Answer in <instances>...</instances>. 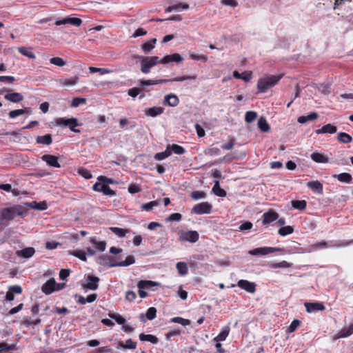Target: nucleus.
<instances>
[{
	"instance_id": "1",
	"label": "nucleus",
	"mask_w": 353,
	"mask_h": 353,
	"mask_svg": "<svg viewBox=\"0 0 353 353\" xmlns=\"http://www.w3.org/2000/svg\"><path fill=\"white\" fill-rule=\"evenodd\" d=\"M28 210L26 206L15 205L9 208L0 210V219L10 221L17 216L23 217L27 214Z\"/></svg>"
},
{
	"instance_id": "2",
	"label": "nucleus",
	"mask_w": 353,
	"mask_h": 353,
	"mask_svg": "<svg viewBox=\"0 0 353 353\" xmlns=\"http://www.w3.org/2000/svg\"><path fill=\"white\" fill-rule=\"evenodd\" d=\"M283 75H268L260 78L257 83V89L259 92H265L269 88L275 85L282 78Z\"/></svg>"
},
{
	"instance_id": "3",
	"label": "nucleus",
	"mask_w": 353,
	"mask_h": 353,
	"mask_svg": "<svg viewBox=\"0 0 353 353\" xmlns=\"http://www.w3.org/2000/svg\"><path fill=\"white\" fill-rule=\"evenodd\" d=\"M134 59H140L141 71L144 74L150 72V69L159 63V57L157 56L142 57L134 55Z\"/></svg>"
},
{
	"instance_id": "4",
	"label": "nucleus",
	"mask_w": 353,
	"mask_h": 353,
	"mask_svg": "<svg viewBox=\"0 0 353 353\" xmlns=\"http://www.w3.org/2000/svg\"><path fill=\"white\" fill-rule=\"evenodd\" d=\"M350 242L341 241H320L317 242L310 247V251H316L318 250L330 248H340L348 245Z\"/></svg>"
},
{
	"instance_id": "5",
	"label": "nucleus",
	"mask_w": 353,
	"mask_h": 353,
	"mask_svg": "<svg viewBox=\"0 0 353 353\" xmlns=\"http://www.w3.org/2000/svg\"><path fill=\"white\" fill-rule=\"evenodd\" d=\"M55 123L58 126L68 127L70 130L74 132H80V130L76 129L77 126H79L80 124L76 118L67 119L65 117H59L55 120Z\"/></svg>"
},
{
	"instance_id": "6",
	"label": "nucleus",
	"mask_w": 353,
	"mask_h": 353,
	"mask_svg": "<svg viewBox=\"0 0 353 353\" xmlns=\"http://www.w3.org/2000/svg\"><path fill=\"white\" fill-rule=\"evenodd\" d=\"M55 123L58 126L68 127L70 130L74 132H80V130L76 129L77 126H79L80 124L76 118L67 119L65 117H59L55 120Z\"/></svg>"
},
{
	"instance_id": "7",
	"label": "nucleus",
	"mask_w": 353,
	"mask_h": 353,
	"mask_svg": "<svg viewBox=\"0 0 353 353\" xmlns=\"http://www.w3.org/2000/svg\"><path fill=\"white\" fill-rule=\"evenodd\" d=\"M179 235L180 241H188L192 243H196L199 239V233L194 230L182 231Z\"/></svg>"
},
{
	"instance_id": "8",
	"label": "nucleus",
	"mask_w": 353,
	"mask_h": 353,
	"mask_svg": "<svg viewBox=\"0 0 353 353\" xmlns=\"http://www.w3.org/2000/svg\"><path fill=\"white\" fill-rule=\"evenodd\" d=\"M283 249L274 247H261L254 248L249 251V254L253 256L267 255L276 251H283Z\"/></svg>"
},
{
	"instance_id": "9",
	"label": "nucleus",
	"mask_w": 353,
	"mask_h": 353,
	"mask_svg": "<svg viewBox=\"0 0 353 353\" xmlns=\"http://www.w3.org/2000/svg\"><path fill=\"white\" fill-rule=\"evenodd\" d=\"M212 205L208 202H202L195 205L192 212L196 214H210L212 211Z\"/></svg>"
},
{
	"instance_id": "10",
	"label": "nucleus",
	"mask_w": 353,
	"mask_h": 353,
	"mask_svg": "<svg viewBox=\"0 0 353 353\" xmlns=\"http://www.w3.org/2000/svg\"><path fill=\"white\" fill-rule=\"evenodd\" d=\"M100 279L98 276L89 274L86 279V283L83 285V289L90 290H96L99 288Z\"/></svg>"
},
{
	"instance_id": "11",
	"label": "nucleus",
	"mask_w": 353,
	"mask_h": 353,
	"mask_svg": "<svg viewBox=\"0 0 353 353\" xmlns=\"http://www.w3.org/2000/svg\"><path fill=\"white\" fill-rule=\"evenodd\" d=\"M82 20L80 18L77 17H65L62 19H57L55 21L56 26H61V25H65V24H70L76 27H79L81 25Z\"/></svg>"
},
{
	"instance_id": "12",
	"label": "nucleus",
	"mask_w": 353,
	"mask_h": 353,
	"mask_svg": "<svg viewBox=\"0 0 353 353\" xmlns=\"http://www.w3.org/2000/svg\"><path fill=\"white\" fill-rule=\"evenodd\" d=\"M237 285L249 293H254L256 291V284L248 280H239Z\"/></svg>"
},
{
	"instance_id": "13",
	"label": "nucleus",
	"mask_w": 353,
	"mask_h": 353,
	"mask_svg": "<svg viewBox=\"0 0 353 353\" xmlns=\"http://www.w3.org/2000/svg\"><path fill=\"white\" fill-rule=\"evenodd\" d=\"M196 79V76H190L185 75L182 77H174L172 79H162L159 80H155L157 85L165 83L168 82H173V81H183L185 80H195Z\"/></svg>"
},
{
	"instance_id": "14",
	"label": "nucleus",
	"mask_w": 353,
	"mask_h": 353,
	"mask_svg": "<svg viewBox=\"0 0 353 353\" xmlns=\"http://www.w3.org/2000/svg\"><path fill=\"white\" fill-rule=\"evenodd\" d=\"M305 307L308 313L323 311L325 308L324 305L321 302L305 303Z\"/></svg>"
},
{
	"instance_id": "15",
	"label": "nucleus",
	"mask_w": 353,
	"mask_h": 353,
	"mask_svg": "<svg viewBox=\"0 0 353 353\" xmlns=\"http://www.w3.org/2000/svg\"><path fill=\"white\" fill-rule=\"evenodd\" d=\"M41 159L50 167L57 168L61 167V165L58 161V158L56 156L44 154L41 157Z\"/></svg>"
},
{
	"instance_id": "16",
	"label": "nucleus",
	"mask_w": 353,
	"mask_h": 353,
	"mask_svg": "<svg viewBox=\"0 0 353 353\" xmlns=\"http://www.w3.org/2000/svg\"><path fill=\"white\" fill-rule=\"evenodd\" d=\"M97 262L103 266L108 267V268H112V267H117L116 263H113L112 258L110 256L108 255H102L97 258Z\"/></svg>"
},
{
	"instance_id": "17",
	"label": "nucleus",
	"mask_w": 353,
	"mask_h": 353,
	"mask_svg": "<svg viewBox=\"0 0 353 353\" xmlns=\"http://www.w3.org/2000/svg\"><path fill=\"white\" fill-rule=\"evenodd\" d=\"M279 214L272 210L265 212L263 215V223L269 224L276 221L279 218Z\"/></svg>"
},
{
	"instance_id": "18",
	"label": "nucleus",
	"mask_w": 353,
	"mask_h": 353,
	"mask_svg": "<svg viewBox=\"0 0 353 353\" xmlns=\"http://www.w3.org/2000/svg\"><path fill=\"white\" fill-rule=\"evenodd\" d=\"M179 103V97L175 94H168L164 97L163 104L170 107H176Z\"/></svg>"
},
{
	"instance_id": "19",
	"label": "nucleus",
	"mask_w": 353,
	"mask_h": 353,
	"mask_svg": "<svg viewBox=\"0 0 353 353\" xmlns=\"http://www.w3.org/2000/svg\"><path fill=\"white\" fill-rule=\"evenodd\" d=\"M55 285V280L54 279H50L42 285L41 290L46 294H50L53 292L56 291Z\"/></svg>"
},
{
	"instance_id": "20",
	"label": "nucleus",
	"mask_w": 353,
	"mask_h": 353,
	"mask_svg": "<svg viewBox=\"0 0 353 353\" xmlns=\"http://www.w3.org/2000/svg\"><path fill=\"white\" fill-rule=\"evenodd\" d=\"M307 186L314 193L322 194L323 188L322 183L319 181H311L307 182Z\"/></svg>"
},
{
	"instance_id": "21",
	"label": "nucleus",
	"mask_w": 353,
	"mask_h": 353,
	"mask_svg": "<svg viewBox=\"0 0 353 353\" xmlns=\"http://www.w3.org/2000/svg\"><path fill=\"white\" fill-rule=\"evenodd\" d=\"M190 8L189 4L186 3H179L176 4H174L168 6L165 8L166 12H171L172 11L174 12H181L183 10H186Z\"/></svg>"
},
{
	"instance_id": "22",
	"label": "nucleus",
	"mask_w": 353,
	"mask_h": 353,
	"mask_svg": "<svg viewBox=\"0 0 353 353\" xmlns=\"http://www.w3.org/2000/svg\"><path fill=\"white\" fill-rule=\"evenodd\" d=\"M312 160L319 163H327L329 162V158L325 154L320 152H313L310 155Z\"/></svg>"
},
{
	"instance_id": "23",
	"label": "nucleus",
	"mask_w": 353,
	"mask_h": 353,
	"mask_svg": "<svg viewBox=\"0 0 353 353\" xmlns=\"http://www.w3.org/2000/svg\"><path fill=\"white\" fill-rule=\"evenodd\" d=\"M5 99L12 103H19L23 100V96L19 92H10L4 95Z\"/></svg>"
},
{
	"instance_id": "24",
	"label": "nucleus",
	"mask_w": 353,
	"mask_h": 353,
	"mask_svg": "<svg viewBox=\"0 0 353 353\" xmlns=\"http://www.w3.org/2000/svg\"><path fill=\"white\" fill-rule=\"evenodd\" d=\"M337 128L336 126L332 125V124H327L323 125L321 129H318L315 131L316 134H334L336 132Z\"/></svg>"
},
{
	"instance_id": "25",
	"label": "nucleus",
	"mask_w": 353,
	"mask_h": 353,
	"mask_svg": "<svg viewBox=\"0 0 353 353\" xmlns=\"http://www.w3.org/2000/svg\"><path fill=\"white\" fill-rule=\"evenodd\" d=\"M35 250L32 247L26 248L17 252V254L19 256H22L25 259H29L34 255Z\"/></svg>"
},
{
	"instance_id": "26",
	"label": "nucleus",
	"mask_w": 353,
	"mask_h": 353,
	"mask_svg": "<svg viewBox=\"0 0 353 353\" xmlns=\"http://www.w3.org/2000/svg\"><path fill=\"white\" fill-rule=\"evenodd\" d=\"M164 111V108L162 107H152L145 110V115L151 117H155L158 115L161 114Z\"/></svg>"
},
{
	"instance_id": "27",
	"label": "nucleus",
	"mask_w": 353,
	"mask_h": 353,
	"mask_svg": "<svg viewBox=\"0 0 353 353\" xmlns=\"http://www.w3.org/2000/svg\"><path fill=\"white\" fill-rule=\"evenodd\" d=\"M230 331V328L229 325L224 326L220 333L214 338V341L216 342L225 341L229 335Z\"/></svg>"
},
{
	"instance_id": "28",
	"label": "nucleus",
	"mask_w": 353,
	"mask_h": 353,
	"mask_svg": "<svg viewBox=\"0 0 353 353\" xmlns=\"http://www.w3.org/2000/svg\"><path fill=\"white\" fill-rule=\"evenodd\" d=\"M318 117L319 114L315 112H312L307 115H303L299 117L298 118V122L300 123H305L307 121H314Z\"/></svg>"
},
{
	"instance_id": "29",
	"label": "nucleus",
	"mask_w": 353,
	"mask_h": 353,
	"mask_svg": "<svg viewBox=\"0 0 353 353\" xmlns=\"http://www.w3.org/2000/svg\"><path fill=\"white\" fill-rule=\"evenodd\" d=\"M26 205L32 209L38 210H45L48 208V205L46 201L37 203V201H32L30 203H26Z\"/></svg>"
},
{
	"instance_id": "30",
	"label": "nucleus",
	"mask_w": 353,
	"mask_h": 353,
	"mask_svg": "<svg viewBox=\"0 0 353 353\" xmlns=\"http://www.w3.org/2000/svg\"><path fill=\"white\" fill-rule=\"evenodd\" d=\"M213 193L220 197H225L227 195V192L223 189L221 188L219 181L216 180L214 181V185L212 188Z\"/></svg>"
},
{
	"instance_id": "31",
	"label": "nucleus",
	"mask_w": 353,
	"mask_h": 353,
	"mask_svg": "<svg viewBox=\"0 0 353 353\" xmlns=\"http://www.w3.org/2000/svg\"><path fill=\"white\" fill-rule=\"evenodd\" d=\"M139 339L141 341H149L152 344H157L159 343V339L152 334H145L141 333L139 334Z\"/></svg>"
},
{
	"instance_id": "32",
	"label": "nucleus",
	"mask_w": 353,
	"mask_h": 353,
	"mask_svg": "<svg viewBox=\"0 0 353 353\" xmlns=\"http://www.w3.org/2000/svg\"><path fill=\"white\" fill-rule=\"evenodd\" d=\"M333 176L336 178L340 182L345 183H351L352 180L351 174L347 172L341 173L339 174H334Z\"/></svg>"
},
{
	"instance_id": "33",
	"label": "nucleus",
	"mask_w": 353,
	"mask_h": 353,
	"mask_svg": "<svg viewBox=\"0 0 353 353\" xmlns=\"http://www.w3.org/2000/svg\"><path fill=\"white\" fill-rule=\"evenodd\" d=\"M157 39H152L149 41L142 44L141 49L145 53L150 52L154 48V46L157 43Z\"/></svg>"
},
{
	"instance_id": "34",
	"label": "nucleus",
	"mask_w": 353,
	"mask_h": 353,
	"mask_svg": "<svg viewBox=\"0 0 353 353\" xmlns=\"http://www.w3.org/2000/svg\"><path fill=\"white\" fill-rule=\"evenodd\" d=\"M159 285L158 283L152 281H140L138 282V288H143L144 290H149L152 288Z\"/></svg>"
},
{
	"instance_id": "35",
	"label": "nucleus",
	"mask_w": 353,
	"mask_h": 353,
	"mask_svg": "<svg viewBox=\"0 0 353 353\" xmlns=\"http://www.w3.org/2000/svg\"><path fill=\"white\" fill-rule=\"evenodd\" d=\"M90 243L99 250L103 252L105 250L106 243L104 241H99L96 237L90 239Z\"/></svg>"
},
{
	"instance_id": "36",
	"label": "nucleus",
	"mask_w": 353,
	"mask_h": 353,
	"mask_svg": "<svg viewBox=\"0 0 353 353\" xmlns=\"http://www.w3.org/2000/svg\"><path fill=\"white\" fill-rule=\"evenodd\" d=\"M52 142V139L50 134H48L43 136H38L37 137V143L43 145H50Z\"/></svg>"
},
{
	"instance_id": "37",
	"label": "nucleus",
	"mask_w": 353,
	"mask_h": 353,
	"mask_svg": "<svg viewBox=\"0 0 353 353\" xmlns=\"http://www.w3.org/2000/svg\"><path fill=\"white\" fill-rule=\"evenodd\" d=\"M178 272L181 276H185L188 273V267L185 262H178L176 265Z\"/></svg>"
},
{
	"instance_id": "38",
	"label": "nucleus",
	"mask_w": 353,
	"mask_h": 353,
	"mask_svg": "<svg viewBox=\"0 0 353 353\" xmlns=\"http://www.w3.org/2000/svg\"><path fill=\"white\" fill-rule=\"evenodd\" d=\"M337 139L343 143H349L352 141V137L345 132H339L337 135Z\"/></svg>"
},
{
	"instance_id": "39",
	"label": "nucleus",
	"mask_w": 353,
	"mask_h": 353,
	"mask_svg": "<svg viewBox=\"0 0 353 353\" xmlns=\"http://www.w3.org/2000/svg\"><path fill=\"white\" fill-rule=\"evenodd\" d=\"M291 203L293 208L299 210H303L307 206V203L305 200H294Z\"/></svg>"
},
{
	"instance_id": "40",
	"label": "nucleus",
	"mask_w": 353,
	"mask_h": 353,
	"mask_svg": "<svg viewBox=\"0 0 353 353\" xmlns=\"http://www.w3.org/2000/svg\"><path fill=\"white\" fill-rule=\"evenodd\" d=\"M135 263L134 257L132 255L128 256L124 261L117 263L116 265L118 267H125L132 265Z\"/></svg>"
},
{
	"instance_id": "41",
	"label": "nucleus",
	"mask_w": 353,
	"mask_h": 353,
	"mask_svg": "<svg viewBox=\"0 0 353 353\" xmlns=\"http://www.w3.org/2000/svg\"><path fill=\"white\" fill-rule=\"evenodd\" d=\"M292 263H288L286 261H283L279 262V263H269V266L271 268H274V269H276V268H288L292 267Z\"/></svg>"
},
{
	"instance_id": "42",
	"label": "nucleus",
	"mask_w": 353,
	"mask_h": 353,
	"mask_svg": "<svg viewBox=\"0 0 353 353\" xmlns=\"http://www.w3.org/2000/svg\"><path fill=\"white\" fill-rule=\"evenodd\" d=\"M78 77H71L64 79H60L59 82L61 85L64 86H72L77 83L78 82Z\"/></svg>"
},
{
	"instance_id": "43",
	"label": "nucleus",
	"mask_w": 353,
	"mask_h": 353,
	"mask_svg": "<svg viewBox=\"0 0 353 353\" xmlns=\"http://www.w3.org/2000/svg\"><path fill=\"white\" fill-rule=\"evenodd\" d=\"M0 190L7 192H12V195L15 196L19 194V191L17 189H12V185L8 183L0 184Z\"/></svg>"
},
{
	"instance_id": "44",
	"label": "nucleus",
	"mask_w": 353,
	"mask_h": 353,
	"mask_svg": "<svg viewBox=\"0 0 353 353\" xmlns=\"http://www.w3.org/2000/svg\"><path fill=\"white\" fill-rule=\"evenodd\" d=\"M159 205V202L157 201H152L148 203H143L141 205V210L143 211H150L154 207H157Z\"/></svg>"
},
{
	"instance_id": "45",
	"label": "nucleus",
	"mask_w": 353,
	"mask_h": 353,
	"mask_svg": "<svg viewBox=\"0 0 353 353\" xmlns=\"http://www.w3.org/2000/svg\"><path fill=\"white\" fill-rule=\"evenodd\" d=\"M258 127L263 132H267L270 130V126L265 118L261 117L258 120Z\"/></svg>"
},
{
	"instance_id": "46",
	"label": "nucleus",
	"mask_w": 353,
	"mask_h": 353,
	"mask_svg": "<svg viewBox=\"0 0 353 353\" xmlns=\"http://www.w3.org/2000/svg\"><path fill=\"white\" fill-rule=\"evenodd\" d=\"M19 52L21 54H23L30 59H34L36 58L35 54L33 53V52L32 51V50L30 48H27L26 47H21V48H19Z\"/></svg>"
},
{
	"instance_id": "47",
	"label": "nucleus",
	"mask_w": 353,
	"mask_h": 353,
	"mask_svg": "<svg viewBox=\"0 0 353 353\" xmlns=\"http://www.w3.org/2000/svg\"><path fill=\"white\" fill-rule=\"evenodd\" d=\"M171 155V151L170 147H167V149L164 152L157 153L154 155V159L158 161H161Z\"/></svg>"
},
{
	"instance_id": "48",
	"label": "nucleus",
	"mask_w": 353,
	"mask_h": 353,
	"mask_svg": "<svg viewBox=\"0 0 353 353\" xmlns=\"http://www.w3.org/2000/svg\"><path fill=\"white\" fill-rule=\"evenodd\" d=\"M119 346L123 349H131L134 350L137 347V343L132 341L130 339L125 341V343L120 342Z\"/></svg>"
},
{
	"instance_id": "49",
	"label": "nucleus",
	"mask_w": 353,
	"mask_h": 353,
	"mask_svg": "<svg viewBox=\"0 0 353 353\" xmlns=\"http://www.w3.org/2000/svg\"><path fill=\"white\" fill-rule=\"evenodd\" d=\"M293 232L294 228L290 225L282 227L278 230L279 234L283 236L291 234Z\"/></svg>"
},
{
	"instance_id": "50",
	"label": "nucleus",
	"mask_w": 353,
	"mask_h": 353,
	"mask_svg": "<svg viewBox=\"0 0 353 353\" xmlns=\"http://www.w3.org/2000/svg\"><path fill=\"white\" fill-rule=\"evenodd\" d=\"M168 147H170L171 152H173L176 154H183L185 152V149L182 146L177 144H172L171 145H168Z\"/></svg>"
},
{
	"instance_id": "51",
	"label": "nucleus",
	"mask_w": 353,
	"mask_h": 353,
	"mask_svg": "<svg viewBox=\"0 0 353 353\" xmlns=\"http://www.w3.org/2000/svg\"><path fill=\"white\" fill-rule=\"evenodd\" d=\"M41 323L40 319H37L36 320H32L30 317H25L23 320V324L28 327L30 325H36Z\"/></svg>"
},
{
	"instance_id": "52",
	"label": "nucleus",
	"mask_w": 353,
	"mask_h": 353,
	"mask_svg": "<svg viewBox=\"0 0 353 353\" xmlns=\"http://www.w3.org/2000/svg\"><path fill=\"white\" fill-rule=\"evenodd\" d=\"M171 323H179L183 326L190 325V321L188 319H183L182 317H173L170 319Z\"/></svg>"
},
{
	"instance_id": "53",
	"label": "nucleus",
	"mask_w": 353,
	"mask_h": 353,
	"mask_svg": "<svg viewBox=\"0 0 353 353\" xmlns=\"http://www.w3.org/2000/svg\"><path fill=\"white\" fill-rule=\"evenodd\" d=\"M86 103V99L85 98H81V97H74L73 98L71 106L73 108H77L80 105L85 104Z\"/></svg>"
},
{
	"instance_id": "54",
	"label": "nucleus",
	"mask_w": 353,
	"mask_h": 353,
	"mask_svg": "<svg viewBox=\"0 0 353 353\" xmlns=\"http://www.w3.org/2000/svg\"><path fill=\"white\" fill-rule=\"evenodd\" d=\"M157 316V309L154 307H149L145 313V317L148 320H153Z\"/></svg>"
},
{
	"instance_id": "55",
	"label": "nucleus",
	"mask_w": 353,
	"mask_h": 353,
	"mask_svg": "<svg viewBox=\"0 0 353 353\" xmlns=\"http://www.w3.org/2000/svg\"><path fill=\"white\" fill-rule=\"evenodd\" d=\"M50 63L57 65V66H59V67L64 66L66 63L65 61L62 58L58 57L51 58L50 59Z\"/></svg>"
},
{
	"instance_id": "56",
	"label": "nucleus",
	"mask_w": 353,
	"mask_h": 353,
	"mask_svg": "<svg viewBox=\"0 0 353 353\" xmlns=\"http://www.w3.org/2000/svg\"><path fill=\"white\" fill-rule=\"evenodd\" d=\"M191 197L194 200L203 199L206 198V194L203 191H193Z\"/></svg>"
},
{
	"instance_id": "57",
	"label": "nucleus",
	"mask_w": 353,
	"mask_h": 353,
	"mask_svg": "<svg viewBox=\"0 0 353 353\" xmlns=\"http://www.w3.org/2000/svg\"><path fill=\"white\" fill-rule=\"evenodd\" d=\"M25 113H26V110H23V109L14 110L9 112V118L13 119L17 118V117L23 115Z\"/></svg>"
},
{
	"instance_id": "58",
	"label": "nucleus",
	"mask_w": 353,
	"mask_h": 353,
	"mask_svg": "<svg viewBox=\"0 0 353 353\" xmlns=\"http://www.w3.org/2000/svg\"><path fill=\"white\" fill-rule=\"evenodd\" d=\"M110 229L114 234H115L119 237H123L125 236L126 231L123 228L117 227H111Z\"/></svg>"
},
{
	"instance_id": "59",
	"label": "nucleus",
	"mask_w": 353,
	"mask_h": 353,
	"mask_svg": "<svg viewBox=\"0 0 353 353\" xmlns=\"http://www.w3.org/2000/svg\"><path fill=\"white\" fill-rule=\"evenodd\" d=\"M109 316L119 325H123L125 323V319L120 314H109Z\"/></svg>"
},
{
	"instance_id": "60",
	"label": "nucleus",
	"mask_w": 353,
	"mask_h": 353,
	"mask_svg": "<svg viewBox=\"0 0 353 353\" xmlns=\"http://www.w3.org/2000/svg\"><path fill=\"white\" fill-rule=\"evenodd\" d=\"M71 254L79 258L80 260L83 261H86V254L85 252L81 250H74L71 252Z\"/></svg>"
},
{
	"instance_id": "61",
	"label": "nucleus",
	"mask_w": 353,
	"mask_h": 353,
	"mask_svg": "<svg viewBox=\"0 0 353 353\" xmlns=\"http://www.w3.org/2000/svg\"><path fill=\"white\" fill-rule=\"evenodd\" d=\"M14 350H16V343L8 344L4 342L0 343V351Z\"/></svg>"
},
{
	"instance_id": "62",
	"label": "nucleus",
	"mask_w": 353,
	"mask_h": 353,
	"mask_svg": "<svg viewBox=\"0 0 353 353\" xmlns=\"http://www.w3.org/2000/svg\"><path fill=\"white\" fill-rule=\"evenodd\" d=\"M257 117V114L255 112L249 111L245 113V120L248 123H251L254 121Z\"/></svg>"
},
{
	"instance_id": "63",
	"label": "nucleus",
	"mask_w": 353,
	"mask_h": 353,
	"mask_svg": "<svg viewBox=\"0 0 353 353\" xmlns=\"http://www.w3.org/2000/svg\"><path fill=\"white\" fill-rule=\"evenodd\" d=\"M182 219V216L180 213H172L166 219V221H180Z\"/></svg>"
},
{
	"instance_id": "64",
	"label": "nucleus",
	"mask_w": 353,
	"mask_h": 353,
	"mask_svg": "<svg viewBox=\"0 0 353 353\" xmlns=\"http://www.w3.org/2000/svg\"><path fill=\"white\" fill-rule=\"evenodd\" d=\"M107 184L103 183L101 181H98L95 184L93 185L92 189L96 192H102L104 190V187L106 186Z\"/></svg>"
}]
</instances>
